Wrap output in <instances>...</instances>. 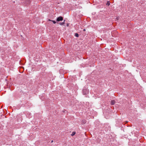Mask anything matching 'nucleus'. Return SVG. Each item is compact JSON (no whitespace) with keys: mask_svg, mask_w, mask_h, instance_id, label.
Here are the masks:
<instances>
[{"mask_svg":"<svg viewBox=\"0 0 146 146\" xmlns=\"http://www.w3.org/2000/svg\"><path fill=\"white\" fill-rule=\"evenodd\" d=\"M69 24H68V23H67V26H68H68H69Z\"/></svg>","mask_w":146,"mask_h":146,"instance_id":"9d476101","label":"nucleus"},{"mask_svg":"<svg viewBox=\"0 0 146 146\" xmlns=\"http://www.w3.org/2000/svg\"><path fill=\"white\" fill-rule=\"evenodd\" d=\"M85 30H85V29H84V30H83V31H85Z\"/></svg>","mask_w":146,"mask_h":146,"instance_id":"f8f14e48","label":"nucleus"},{"mask_svg":"<svg viewBox=\"0 0 146 146\" xmlns=\"http://www.w3.org/2000/svg\"><path fill=\"white\" fill-rule=\"evenodd\" d=\"M86 91H87V90L86 89H83V93L84 94H86V93L84 92H85Z\"/></svg>","mask_w":146,"mask_h":146,"instance_id":"7ed1b4c3","label":"nucleus"},{"mask_svg":"<svg viewBox=\"0 0 146 146\" xmlns=\"http://www.w3.org/2000/svg\"><path fill=\"white\" fill-rule=\"evenodd\" d=\"M86 121L84 119V120H83L82 121V123H83V124H85L86 123Z\"/></svg>","mask_w":146,"mask_h":146,"instance_id":"423d86ee","label":"nucleus"},{"mask_svg":"<svg viewBox=\"0 0 146 146\" xmlns=\"http://www.w3.org/2000/svg\"><path fill=\"white\" fill-rule=\"evenodd\" d=\"M52 21L53 22L54 24H55L56 23V22L55 21Z\"/></svg>","mask_w":146,"mask_h":146,"instance_id":"1a4fd4ad","label":"nucleus"},{"mask_svg":"<svg viewBox=\"0 0 146 146\" xmlns=\"http://www.w3.org/2000/svg\"><path fill=\"white\" fill-rule=\"evenodd\" d=\"M75 36L76 37H78L79 36V35L78 33H76L75 34Z\"/></svg>","mask_w":146,"mask_h":146,"instance_id":"0eeeda50","label":"nucleus"},{"mask_svg":"<svg viewBox=\"0 0 146 146\" xmlns=\"http://www.w3.org/2000/svg\"><path fill=\"white\" fill-rule=\"evenodd\" d=\"M63 20V18L61 16H60L57 17L56 19V21H62Z\"/></svg>","mask_w":146,"mask_h":146,"instance_id":"f257e3e1","label":"nucleus"},{"mask_svg":"<svg viewBox=\"0 0 146 146\" xmlns=\"http://www.w3.org/2000/svg\"><path fill=\"white\" fill-rule=\"evenodd\" d=\"M65 21V20H64V22L61 23H59V24L61 25H63L65 23L64 22Z\"/></svg>","mask_w":146,"mask_h":146,"instance_id":"20e7f679","label":"nucleus"},{"mask_svg":"<svg viewBox=\"0 0 146 146\" xmlns=\"http://www.w3.org/2000/svg\"><path fill=\"white\" fill-rule=\"evenodd\" d=\"M76 133V132H73L71 135L72 136L74 135Z\"/></svg>","mask_w":146,"mask_h":146,"instance_id":"6e6552de","label":"nucleus"},{"mask_svg":"<svg viewBox=\"0 0 146 146\" xmlns=\"http://www.w3.org/2000/svg\"><path fill=\"white\" fill-rule=\"evenodd\" d=\"M106 5L109 6L110 5V1H108L106 4Z\"/></svg>","mask_w":146,"mask_h":146,"instance_id":"39448f33","label":"nucleus"},{"mask_svg":"<svg viewBox=\"0 0 146 146\" xmlns=\"http://www.w3.org/2000/svg\"><path fill=\"white\" fill-rule=\"evenodd\" d=\"M53 142V140H52L51 141V143H52Z\"/></svg>","mask_w":146,"mask_h":146,"instance_id":"9b49d317","label":"nucleus"},{"mask_svg":"<svg viewBox=\"0 0 146 146\" xmlns=\"http://www.w3.org/2000/svg\"><path fill=\"white\" fill-rule=\"evenodd\" d=\"M115 103V101L114 100H111V104L112 105H113Z\"/></svg>","mask_w":146,"mask_h":146,"instance_id":"f03ea898","label":"nucleus"}]
</instances>
